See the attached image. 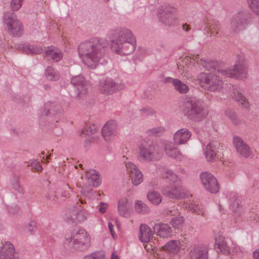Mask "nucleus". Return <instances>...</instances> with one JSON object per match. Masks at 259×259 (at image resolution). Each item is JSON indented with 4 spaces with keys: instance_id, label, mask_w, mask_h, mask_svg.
I'll use <instances>...</instances> for the list:
<instances>
[{
    "instance_id": "1",
    "label": "nucleus",
    "mask_w": 259,
    "mask_h": 259,
    "mask_svg": "<svg viewBox=\"0 0 259 259\" xmlns=\"http://www.w3.org/2000/svg\"><path fill=\"white\" fill-rule=\"evenodd\" d=\"M181 61L177 63L178 69L182 75L186 76L189 71V64L191 63L192 60L197 64L201 65L207 70L214 68V73L206 74L203 72L199 73L197 79L201 85L206 90L210 92H219L223 88V82L221 78L224 77L221 74L218 72V69H221L219 67H215L214 62H208L202 59H200L199 55H193L191 56H186L181 58Z\"/></svg>"
},
{
    "instance_id": "2",
    "label": "nucleus",
    "mask_w": 259,
    "mask_h": 259,
    "mask_svg": "<svg viewBox=\"0 0 259 259\" xmlns=\"http://www.w3.org/2000/svg\"><path fill=\"white\" fill-rule=\"evenodd\" d=\"M107 50V43L102 38H94L80 43L78 54L82 62L89 68L97 67Z\"/></svg>"
},
{
    "instance_id": "3",
    "label": "nucleus",
    "mask_w": 259,
    "mask_h": 259,
    "mask_svg": "<svg viewBox=\"0 0 259 259\" xmlns=\"http://www.w3.org/2000/svg\"><path fill=\"white\" fill-rule=\"evenodd\" d=\"M111 49L120 55H128L134 52L136 47V39L128 28L118 27L109 32Z\"/></svg>"
},
{
    "instance_id": "4",
    "label": "nucleus",
    "mask_w": 259,
    "mask_h": 259,
    "mask_svg": "<svg viewBox=\"0 0 259 259\" xmlns=\"http://www.w3.org/2000/svg\"><path fill=\"white\" fill-rule=\"evenodd\" d=\"M183 111L193 121H202L206 115L203 101L196 97L186 98L183 104Z\"/></svg>"
},
{
    "instance_id": "5",
    "label": "nucleus",
    "mask_w": 259,
    "mask_h": 259,
    "mask_svg": "<svg viewBox=\"0 0 259 259\" xmlns=\"http://www.w3.org/2000/svg\"><path fill=\"white\" fill-rule=\"evenodd\" d=\"M138 160L143 163L157 161L160 158L158 145L155 142L148 140L141 143L138 146Z\"/></svg>"
},
{
    "instance_id": "6",
    "label": "nucleus",
    "mask_w": 259,
    "mask_h": 259,
    "mask_svg": "<svg viewBox=\"0 0 259 259\" xmlns=\"http://www.w3.org/2000/svg\"><path fill=\"white\" fill-rule=\"evenodd\" d=\"M218 72L224 76V78L231 77L243 80L247 79L248 69L244 57L242 55H238L233 68L218 69Z\"/></svg>"
},
{
    "instance_id": "7",
    "label": "nucleus",
    "mask_w": 259,
    "mask_h": 259,
    "mask_svg": "<svg viewBox=\"0 0 259 259\" xmlns=\"http://www.w3.org/2000/svg\"><path fill=\"white\" fill-rule=\"evenodd\" d=\"M178 14L177 8L169 3L160 5L157 10V16L159 22L167 26L177 24Z\"/></svg>"
},
{
    "instance_id": "8",
    "label": "nucleus",
    "mask_w": 259,
    "mask_h": 259,
    "mask_svg": "<svg viewBox=\"0 0 259 259\" xmlns=\"http://www.w3.org/2000/svg\"><path fill=\"white\" fill-rule=\"evenodd\" d=\"M70 247L74 249L84 250L90 245L91 238L88 232L83 229L75 231L71 236L66 238Z\"/></svg>"
},
{
    "instance_id": "9",
    "label": "nucleus",
    "mask_w": 259,
    "mask_h": 259,
    "mask_svg": "<svg viewBox=\"0 0 259 259\" xmlns=\"http://www.w3.org/2000/svg\"><path fill=\"white\" fill-rule=\"evenodd\" d=\"M3 23L8 33L14 37H19L23 33L21 22L17 19L15 13L7 12L4 14Z\"/></svg>"
},
{
    "instance_id": "10",
    "label": "nucleus",
    "mask_w": 259,
    "mask_h": 259,
    "mask_svg": "<svg viewBox=\"0 0 259 259\" xmlns=\"http://www.w3.org/2000/svg\"><path fill=\"white\" fill-rule=\"evenodd\" d=\"M250 14L246 11L239 12L231 19L229 29L231 33H237L244 30L249 24Z\"/></svg>"
},
{
    "instance_id": "11",
    "label": "nucleus",
    "mask_w": 259,
    "mask_h": 259,
    "mask_svg": "<svg viewBox=\"0 0 259 259\" xmlns=\"http://www.w3.org/2000/svg\"><path fill=\"white\" fill-rule=\"evenodd\" d=\"M201 183L205 190L211 193H217L220 187L217 179L211 173L203 172L200 175Z\"/></svg>"
},
{
    "instance_id": "12",
    "label": "nucleus",
    "mask_w": 259,
    "mask_h": 259,
    "mask_svg": "<svg viewBox=\"0 0 259 259\" xmlns=\"http://www.w3.org/2000/svg\"><path fill=\"white\" fill-rule=\"evenodd\" d=\"M125 166L133 185L138 186L143 181V175L141 170L132 162H125Z\"/></svg>"
},
{
    "instance_id": "13",
    "label": "nucleus",
    "mask_w": 259,
    "mask_h": 259,
    "mask_svg": "<svg viewBox=\"0 0 259 259\" xmlns=\"http://www.w3.org/2000/svg\"><path fill=\"white\" fill-rule=\"evenodd\" d=\"M161 192L163 195L172 199H182L185 196L184 190L178 184L174 185L173 186H165L162 188Z\"/></svg>"
},
{
    "instance_id": "14",
    "label": "nucleus",
    "mask_w": 259,
    "mask_h": 259,
    "mask_svg": "<svg viewBox=\"0 0 259 259\" xmlns=\"http://www.w3.org/2000/svg\"><path fill=\"white\" fill-rule=\"evenodd\" d=\"M71 83L76 88L77 96L81 98L85 95L88 90V83L81 75L73 77L71 80Z\"/></svg>"
},
{
    "instance_id": "15",
    "label": "nucleus",
    "mask_w": 259,
    "mask_h": 259,
    "mask_svg": "<svg viewBox=\"0 0 259 259\" xmlns=\"http://www.w3.org/2000/svg\"><path fill=\"white\" fill-rule=\"evenodd\" d=\"M99 90L101 93L110 94L114 92L121 89V85L115 82L110 78L100 80L99 84Z\"/></svg>"
},
{
    "instance_id": "16",
    "label": "nucleus",
    "mask_w": 259,
    "mask_h": 259,
    "mask_svg": "<svg viewBox=\"0 0 259 259\" xmlns=\"http://www.w3.org/2000/svg\"><path fill=\"white\" fill-rule=\"evenodd\" d=\"M175 142L164 141L163 143V148L166 155L172 158L181 160L182 154L179 149L176 146Z\"/></svg>"
},
{
    "instance_id": "17",
    "label": "nucleus",
    "mask_w": 259,
    "mask_h": 259,
    "mask_svg": "<svg viewBox=\"0 0 259 259\" xmlns=\"http://www.w3.org/2000/svg\"><path fill=\"white\" fill-rule=\"evenodd\" d=\"M87 218L85 211H66L64 215V220L68 223H80Z\"/></svg>"
},
{
    "instance_id": "18",
    "label": "nucleus",
    "mask_w": 259,
    "mask_h": 259,
    "mask_svg": "<svg viewBox=\"0 0 259 259\" xmlns=\"http://www.w3.org/2000/svg\"><path fill=\"white\" fill-rule=\"evenodd\" d=\"M1 259H21L15 252L13 245L6 241L1 247Z\"/></svg>"
},
{
    "instance_id": "19",
    "label": "nucleus",
    "mask_w": 259,
    "mask_h": 259,
    "mask_svg": "<svg viewBox=\"0 0 259 259\" xmlns=\"http://www.w3.org/2000/svg\"><path fill=\"white\" fill-rule=\"evenodd\" d=\"M233 144L237 152L242 156L247 158L251 154L250 147L239 137L233 138Z\"/></svg>"
},
{
    "instance_id": "20",
    "label": "nucleus",
    "mask_w": 259,
    "mask_h": 259,
    "mask_svg": "<svg viewBox=\"0 0 259 259\" xmlns=\"http://www.w3.org/2000/svg\"><path fill=\"white\" fill-rule=\"evenodd\" d=\"M191 137V133L186 128H181L174 135L173 140L176 145L185 144Z\"/></svg>"
},
{
    "instance_id": "21",
    "label": "nucleus",
    "mask_w": 259,
    "mask_h": 259,
    "mask_svg": "<svg viewBox=\"0 0 259 259\" xmlns=\"http://www.w3.org/2000/svg\"><path fill=\"white\" fill-rule=\"evenodd\" d=\"M117 124L115 120L107 122L102 128V135L106 141L110 140L109 137L115 136L117 133Z\"/></svg>"
},
{
    "instance_id": "22",
    "label": "nucleus",
    "mask_w": 259,
    "mask_h": 259,
    "mask_svg": "<svg viewBox=\"0 0 259 259\" xmlns=\"http://www.w3.org/2000/svg\"><path fill=\"white\" fill-rule=\"evenodd\" d=\"M220 143L216 141L209 143L206 146L204 154L207 161H212L215 160Z\"/></svg>"
},
{
    "instance_id": "23",
    "label": "nucleus",
    "mask_w": 259,
    "mask_h": 259,
    "mask_svg": "<svg viewBox=\"0 0 259 259\" xmlns=\"http://www.w3.org/2000/svg\"><path fill=\"white\" fill-rule=\"evenodd\" d=\"M230 96L243 107L248 108L249 107V102L237 88L232 86Z\"/></svg>"
},
{
    "instance_id": "24",
    "label": "nucleus",
    "mask_w": 259,
    "mask_h": 259,
    "mask_svg": "<svg viewBox=\"0 0 259 259\" xmlns=\"http://www.w3.org/2000/svg\"><path fill=\"white\" fill-rule=\"evenodd\" d=\"M16 48L27 55L38 54L42 52V49L36 45L29 44H17Z\"/></svg>"
},
{
    "instance_id": "25",
    "label": "nucleus",
    "mask_w": 259,
    "mask_h": 259,
    "mask_svg": "<svg viewBox=\"0 0 259 259\" xmlns=\"http://www.w3.org/2000/svg\"><path fill=\"white\" fill-rule=\"evenodd\" d=\"M163 249L165 251L161 252L160 253H166L168 255L175 256L176 254L179 250L180 248V242L178 240H170L163 246Z\"/></svg>"
},
{
    "instance_id": "26",
    "label": "nucleus",
    "mask_w": 259,
    "mask_h": 259,
    "mask_svg": "<svg viewBox=\"0 0 259 259\" xmlns=\"http://www.w3.org/2000/svg\"><path fill=\"white\" fill-rule=\"evenodd\" d=\"M207 250L205 247L194 246L190 251V259H207Z\"/></svg>"
},
{
    "instance_id": "27",
    "label": "nucleus",
    "mask_w": 259,
    "mask_h": 259,
    "mask_svg": "<svg viewBox=\"0 0 259 259\" xmlns=\"http://www.w3.org/2000/svg\"><path fill=\"white\" fill-rule=\"evenodd\" d=\"M215 245L222 253L225 254L229 253L230 247L222 233H218L215 235Z\"/></svg>"
},
{
    "instance_id": "28",
    "label": "nucleus",
    "mask_w": 259,
    "mask_h": 259,
    "mask_svg": "<svg viewBox=\"0 0 259 259\" xmlns=\"http://www.w3.org/2000/svg\"><path fill=\"white\" fill-rule=\"evenodd\" d=\"M85 178L88 181V183L90 185L92 184L95 187H98L101 183L99 173L95 169L87 171Z\"/></svg>"
},
{
    "instance_id": "29",
    "label": "nucleus",
    "mask_w": 259,
    "mask_h": 259,
    "mask_svg": "<svg viewBox=\"0 0 259 259\" xmlns=\"http://www.w3.org/2000/svg\"><path fill=\"white\" fill-rule=\"evenodd\" d=\"M153 232L147 225L142 224L140 228L139 239L141 242L147 243L150 241Z\"/></svg>"
},
{
    "instance_id": "30",
    "label": "nucleus",
    "mask_w": 259,
    "mask_h": 259,
    "mask_svg": "<svg viewBox=\"0 0 259 259\" xmlns=\"http://www.w3.org/2000/svg\"><path fill=\"white\" fill-rule=\"evenodd\" d=\"M154 230L158 236L162 238L168 237L171 234V228L167 224H156L154 226Z\"/></svg>"
},
{
    "instance_id": "31",
    "label": "nucleus",
    "mask_w": 259,
    "mask_h": 259,
    "mask_svg": "<svg viewBox=\"0 0 259 259\" xmlns=\"http://www.w3.org/2000/svg\"><path fill=\"white\" fill-rule=\"evenodd\" d=\"M46 56L50 58L54 62H58L60 61L62 57L63 54L62 52L55 47L51 46L49 47L45 51Z\"/></svg>"
},
{
    "instance_id": "32",
    "label": "nucleus",
    "mask_w": 259,
    "mask_h": 259,
    "mask_svg": "<svg viewBox=\"0 0 259 259\" xmlns=\"http://www.w3.org/2000/svg\"><path fill=\"white\" fill-rule=\"evenodd\" d=\"M207 32L209 33L210 36L219 37L221 36V24L217 20H212L208 26Z\"/></svg>"
},
{
    "instance_id": "33",
    "label": "nucleus",
    "mask_w": 259,
    "mask_h": 259,
    "mask_svg": "<svg viewBox=\"0 0 259 259\" xmlns=\"http://www.w3.org/2000/svg\"><path fill=\"white\" fill-rule=\"evenodd\" d=\"M173 86L178 92L182 94H186L189 91V87L178 79L173 80Z\"/></svg>"
},
{
    "instance_id": "34",
    "label": "nucleus",
    "mask_w": 259,
    "mask_h": 259,
    "mask_svg": "<svg viewBox=\"0 0 259 259\" xmlns=\"http://www.w3.org/2000/svg\"><path fill=\"white\" fill-rule=\"evenodd\" d=\"M45 111L42 113L46 116H51V115H55L54 113H57L59 111L60 107L52 103H47L44 105Z\"/></svg>"
},
{
    "instance_id": "35",
    "label": "nucleus",
    "mask_w": 259,
    "mask_h": 259,
    "mask_svg": "<svg viewBox=\"0 0 259 259\" xmlns=\"http://www.w3.org/2000/svg\"><path fill=\"white\" fill-rule=\"evenodd\" d=\"M225 114L234 125H238L241 123V120L233 110L230 108L227 109L225 111Z\"/></svg>"
},
{
    "instance_id": "36",
    "label": "nucleus",
    "mask_w": 259,
    "mask_h": 259,
    "mask_svg": "<svg viewBox=\"0 0 259 259\" xmlns=\"http://www.w3.org/2000/svg\"><path fill=\"white\" fill-rule=\"evenodd\" d=\"M10 183L13 189L20 194H24V190L19 182V177L15 175H12L10 179Z\"/></svg>"
},
{
    "instance_id": "37",
    "label": "nucleus",
    "mask_w": 259,
    "mask_h": 259,
    "mask_svg": "<svg viewBox=\"0 0 259 259\" xmlns=\"http://www.w3.org/2000/svg\"><path fill=\"white\" fill-rule=\"evenodd\" d=\"M45 73L47 79L51 81H56L59 78L58 71L51 66L47 68Z\"/></svg>"
},
{
    "instance_id": "38",
    "label": "nucleus",
    "mask_w": 259,
    "mask_h": 259,
    "mask_svg": "<svg viewBox=\"0 0 259 259\" xmlns=\"http://www.w3.org/2000/svg\"><path fill=\"white\" fill-rule=\"evenodd\" d=\"M163 178L168 180L170 182H172L174 185L178 184L180 181L177 175L169 169H166L163 174Z\"/></svg>"
},
{
    "instance_id": "39",
    "label": "nucleus",
    "mask_w": 259,
    "mask_h": 259,
    "mask_svg": "<svg viewBox=\"0 0 259 259\" xmlns=\"http://www.w3.org/2000/svg\"><path fill=\"white\" fill-rule=\"evenodd\" d=\"M147 198L151 203L155 205L159 204L162 200L161 196L155 191L149 192L147 194Z\"/></svg>"
},
{
    "instance_id": "40",
    "label": "nucleus",
    "mask_w": 259,
    "mask_h": 259,
    "mask_svg": "<svg viewBox=\"0 0 259 259\" xmlns=\"http://www.w3.org/2000/svg\"><path fill=\"white\" fill-rule=\"evenodd\" d=\"M211 19L208 17H205L202 19L200 20L196 24V27L197 29L200 30H206L207 31L208 29V26L210 24Z\"/></svg>"
},
{
    "instance_id": "41",
    "label": "nucleus",
    "mask_w": 259,
    "mask_h": 259,
    "mask_svg": "<svg viewBox=\"0 0 259 259\" xmlns=\"http://www.w3.org/2000/svg\"><path fill=\"white\" fill-rule=\"evenodd\" d=\"M25 228L28 235H33L37 230V223L33 220H31L25 225Z\"/></svg>"
},
{
    "instance_id": "42",
    "label": "nucleus",
    "mask_w": 259,
    "mask_h": 259,
    "mask_svg": "<svg viewBox=\"0 0 259 259\" xmlns=\"http://www.w3.org/2000/svg\"><path fill=\"white\" fill-rule=\"evenodd\" d=\"M97 130V126L95 124H87L81 130V135L90 136L94 134Z\"/></svg>"
},
{
    "instance_id": "43",
    "label": "nucleus",
    "mask_w": 259,
    "mask_h": 259,
    "mask_svg": "<svg viewBox=\"0 0 259 259\" xmlns=\"http://www.w3.org/2000/svg\"><path fill=\"white\" fill-rule=\"evenodd\" d=\"M165 132V129L163 127H157L151 128L147 131V134L149 136L159 137Z\"/></svg>"
},
{
    "instance_id": "44",
    "label": "nucleus",
    "mask_w": 259,
    "mask_h": 259,
    "mask_svg": "<svg viewBox=\"0 0 259 259\" xmlns=\"http://www.w3.org/2000/svg\"><path fill=\"white\" fill-rule=\"evenodd\" d=\"M241 203V201L239 198H232L230 200V209L235 210L238 208H242Z\"/></svg>"
},
{
    "instance_id": "45",
    "label": "nucleus",
    "mask_w": 259,
    "mask_h": 259,
    "mask_svg": "<svg viewBox=\"0 0 259 259\" xmlns=\"http://www.w3.org/2000/svg\"><path fill=\"white\" fill-rule=\"evenodd\" d=\"M175 210H181L182 209H187V210H197V208H195L192 205L190 206V204L185 203V202L182 201L179 202L177 206L174 208Z\"/></svg>"
},
{
    "instance_id": "46",
    "label": "nucleus",
    "mask_w": 259,
    "mask_h": 259,
    "mask_svg": "<svg viewBox=\"0 0 259 259\" xmlns=\"http://www.w3.org/2000/svg\"><path fill=\"white\" fill-rule=\"evenodd\" d=\"M82 259H106L105 254L101 251L91 253L84 256Z\"/></svg>"
},
{
    "instance_id": "47",
    "label": "nucleus",
    "mask_w": 259,
    "mask_h": 259,
    "mask_svg": "<svg viewBox=\"0 0 259 259\" xmlns=\"http://www.w3.org/2000/svg\"><path fill=\"white\" fill-rule=\"evenodd\" d=\"M184 218L181 216L175 217L171 221L172 226L177 229H180L184 223Z\"/></svg>"
},
{
    "instance_id": "48",
    "label": "nucleus",
    "mask_w": 259,
    "mask_h": 259,
    "mask_svg": "<svg viewBox=\"0 0 259 259\" xmlns=\"http://www.w3.org/2000/svg\"><path fill=\"white\" fill-rule=\"evenodd\" d=\"M249 8L257 15H259V0H247Z\"/></svg>"
},
{
    "instance_id": "49",
    "label": "nucleus",
    "mask_w": 259,
    "mask_h": 259,
    "mask_svg": "<svg viewBox=\"0 0 259 259\" xmlns=\"http://www.w3.org/2000/svg\"><path fill=\"white\" fill-rule=\"evenodd\" d=\"M130 204L126 198L120 199L118 203V210H124L130 208Z\"/></svg>"
},
{
    "instance_id": "50",
    "label": "nucleus",
    "mask_w": 259,
    "mask_h": 259,
    "mask_svg": "<svg viewBox=\"0 0 259 259\" xmlns=\"http://www.w3.org/2000/svg\"><path fill=\"white\" fill-rule=\"evenodd\" d=\"M140 114L143 117L153 115L155 111L150 107H145L140 110Z\"/></svg>"
},
{
    "instance_id": "51",
    "label": "nucleus",
    "mask_w": 259,
    "mask_h": 259,
    "mask_svg": "<svg viewBox=\"0 0 259 259\" xmlns=\"http://www.w3.org/2000/svg\"><path fill=\"white\" fill-rule=\"evenodd\" d=\"M31 166L32 168L37 171L42 170V167L39 162L35 159L30 160L29 162H27V166Z\"/></svg>"
},
{
    "instance_id": "52",
    "label": "nucleus",
    "mask_w": 259,
    "mask_h": 259,
    "mask_svg": "<svg viewBox=\"0 0 259 259\" xmlns=\"http://www.w3.org/2000/svg\"><path fill=\"white\" fill-rule=\"evenodd\" d=\"M23 0H12L10 4L11 9L14 11L18 10L22 6Z\"/></svg>"
},
{
    "instance_id": "53",
    "label": "nucleus",
    "mask_w": 259,
    "mask_h": 259,
    "mask_svg": "<svg viewBox=\"0 0 259 259\" xmlns=\"http://www.w3.org/2000/svg\"><path fill=\"white\" fill-rule=\"evenodd\" d=\"M135 207L136 209L141 210H147L149 209L148 205L140 200L135 201Z\"/></svg>"
},
{
    "instance_id": "54",
    "label": "nucleus",
    "mask_w": 259,
    "mask_h": 259,
    "mask_svg": "<svg viewBox=\"0 0 259 259\" xmlns=\"http://www.w3.org/2000/svg\"><path fill=\"white\" fill-rule=\"evenodd\" d=\"M157 259H177L175 256L168 255L166 253H158L157 255Z\"/></svg>"
},
{
    "instance_id": "55",
    "label": "nucleus",
    "mask_w": 259,
    "mask_h": 259,
    "mask_svg": "<svg viewBox=\"0 0 259 259\" xmlns=\"http://www.w3.org/2000/svg\"><path fill=\"white\" fill-rule=\"evenodd\" d=\"M46 198L50 201H54L55 200L56 194L53 191L49 192L46 196Z\"/></svg>"
},
{
    "instance_id": "56",
    "label": "nucleus",
    "mask_w": 259,
    "mask_h": 259,
    "mask_svg": "<svg viewBox=\"0 0 259 259\" xmlns=\"http://www.w3.org/2000/svg\"><path fill=\"white\" fill-rule=\"evenodd\" d=\"M108 205L107 203L101 202L99 210H105L108 208Z\"/></svg>"
},
{
    "instance_id": "57",
    "label": "nucleus",
    "mask_w": 259,
    "mask_h": 259,
    "mask_svg": "<svg viewBox=\"0 0 259 259\" xmlns=\"http://www.w3.org/2000/svg\"><path fill=\"white\" fill-rule=\"evenodd\" d=\"M175 79L170 77H167L163 79V82L164 83L171 82L173 84V80H175Z\"/></svg>"
},
{
    "instance_id": "58",
    "label": "nucleus",
    "mask_w": 259,
    "mask_h": 259,
    "mask_svg": "<svg viewBox=\"0 0 259 259\" xmlns=\"http://www.w3.org/2000/svg\"><path fill=\"white\" fill-rule=\"evenodd\" d=\"M253 259H259V248L253 252Z\"/></svg>"
},
{
    "instance_id": "59",
    "label": "nucleus",
    "mask_w": 259,
    "mask_h": 259,
    "mask_svg": "<svg viewBox=\"0 0 259 259\" xmlns=\"http://www.w3.org/2000/svg\"><path fill=\"white\" fill-rule=\"evenodd\" d=\"M108 228L112 237L114 238L115 233L113 231V226L111 223H108Z\"/></svg>"
},
{
    "instance_id": "60",
    "label": "nucleus",
    "mask_w": 259,
    "mask_h": 259,
    "mask_svg": "<svg viewBox=\"0 0 259 259\" xmlns=\"http://www.w3.org/2000/svg\"><path fill=\"white\" fill-rule=\"evenodd\" d=\"M120 215L124 218H128L130 215V211H119Z\"/></svg>"
},
{
    "instance_id": "61",
    "label": "nucleus",
    "mask_w": 259,
    "mask_h": 259,
    "mask_svg": "<svg viewBox=\"0 0 259 259\" xmlns=\"http://www.w3.org/2000/svg\"><path fill=\"white\" fill-rule=\"evenodd\" d=\"M182 29L185 31L189 32L191 30V27L189 25L184 24L182 25Z\"/></svg>"
},
{
    "instance_id": "62",
    "label": "nucleus",
    "mask_w": 259,
    "mask_h": 259,
    "mask_svg": "<svg viewBox=\"0 0 259 259\" xmlns=\"http://www.w3.org/2000/svg\"><path fill=\"white\" fill-rule=\"evenodd\" d=\"M111 259H119L118 255L116 254L115 251L112 253Z\"/></svg>"
},
{
    "instance_id": "63",
    "label": "nucleus",
    "mask_w": 259,
    "mask_h": 259,
    "mask_svg": "<svg viewBox=\"0 0 259 259\" xmlns=\"http://www.w3.org/2000/svg\"><path fill=\"white\" fill-rule=\"evenodd\" d=\"M179 171L181 172V173H184V169L182 168H180L179 169Z\"/></svg>"
},
{
    "instance_id": "64",
    "label": "nucleus",
    "mask_w": 259,
    "mask_h": 259,
    "mask_svg": "<svg viewBox=\"0 0 259 259\" xmlns=\"http://www.w3.org/2000/svg\"><path fill=\"white\" fill-rule=\"evenodd\" d=\"M50 156H51V155H49L48 156H47L46 157V159H47V160L50 158Z\"/></svg>"
}]
</instances>
